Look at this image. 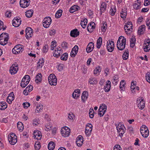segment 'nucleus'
<instances>
[{
	"label": "nucleus",
	"mask_w": 150,
	"mask_h": 150,
	"mask_svg": "<svg viewBox=\"0 0 150 150\" xmlns=\"http://www.w3.org/2000/svg\"><path fill=\"white\" fill-rule=\"evenodd\" d=\"M126 44V38L123 36L120 37L117 42V49L121 51L123 50L125 48Z\"/></svg>",
	"instance_id": "f257e3e1"
},
{
	"label": "nucleus",
	"mask_w": 150,
	"mask_h": 150,
	"mask_svg": "<svg viewBox=\"0 0 150 150\" xmlns=\"http://www.w3.org/2000/svg\"><path fill=\"white\" fill-rule=\"evenodd\" d=\"M48 81L49 83L51 86H55L57 84V78L53 74H50L48 77Z\"/></svg>",
	"instance_id": "f03ea898"
},
{
	"label": "nucleus",
	"mask_w": 150,
	"mask_h": 150,
	"mask_svg": "<svg viewBox=\"0 0 150 150\" xmlns=\"http://www.w3.org/2000/svg\"><path fill=\"white\" fill-rule=\"evenodd\" d=\"M8 139L10 143L12 145L15 144L17 141L16 136L13 133H11L8 135Z\"/></svg>",
	"instance_id": "7ed1b4c3"
},
{
	"label": "nucleus",
	"mask_w": 150,
	"mask_h": 150,
	"mask_svg": "<svg viewBox=\"0 0 150 150\" xmlns=\"http://www.w3.org/2000/svg\"><path fill=\"white\" fill-rule=\"evenodd\" d=\"M24 50L23 46L21 45H16L12 49V52L15 54H17L22 52Z\"/></svg>",
	"instance_id": "20e7f679"
},
{
	"label": "nucleus",
	"mask_w": 150,
	"mask_h": 150,
	"mask_svg": "<svg viewBox=\"0 0 150 150\" xmlns=\"http://www.w3.org/2000/svg\"><path fill=\"white\" fill-rule=\"evenodd\" d=\"M62 135L65 137L69 136L70 134V130L69 128L67 127H62L61 130Z\"/></svg>",
	"instance_id": "39448f33"
},
{
	"label": "nucleus",
	"mask_w": 150,
	"mask_h": 150,
	"mask_svg": "<svg viewBox=\"0 0 150 150\" xmlns=\"http://www.w3.org/2000/svg\"><path fill=\"white\" fill-rule=\"evenodd\" d=\"M52 21L50 17H46L42 21V24L43 27L45 28H48Z\"/></svg>",
	"instance_id": "423d86ee"
},
{
	"label": "nucleus",
	"mask_w": 150,
	"mask_h": 150,
	"mask_svg": "<svg viewBox=\"0 0 150 150\" xmlns=\"http://www.w3.org/2000/svg\"><path fill=\"white\" fill-rule=\"evenodd\" d=\"M114 43L113 41L110 40L107 41L106 47L108 52H112L114 50Z\"/></svg>",
	"instance_id": "0eeeda50"
},
{
	"label": "nucleus",
	"mask_w": 150,
	"mask_h": 150,
	"mask_svg": "<svg viewBox=\"0 0 150 150\" xmlns=\"http://www.w3.org/2000/svg\"><path fill=\"white\" fill-rule=\"evenodd\" d=\"M137 102L138 103V107L141 110L144 108L145 107V102L143 98H138L137 99Z\"/></svg>",
	"instance_id": "6e6552de"
},
{
	"label": "nucleus",
	"mask_w": 150,
	"mask_h": 150,
	"mask_svg": "<svg viewBox=\"0 0 150 150\" xmlns=\"http://www.w3.org/2000/svg\"><path fill=\"white\" fill-rule=\"evenodd\" d=\"M18 70V65L16 63L12 65L10 68L9 71L11 74H14L17 73Z\"/></svg>",
	"instance_id": "1a4fd4ad"
},
{
	"label": "nucleus",
	"mask_w": 150,
	"mask_h": 150,
	"mask_svg": "<svg viewBox=\"0 0 150 150\" xmlns=\"http://www.w3.org/2000/svg\"><path fill=\"white\" fill-rule=\"evenodd\" d=\"M92 125L90 123H88L86 125L85 129V134L88 136H90L92 130Z\"/></svg>",
	"instance_id": "9d476101"
},
{
	"label": "nucleus",
	"mask_w": 150,
	"mask_h": 150,
	"mask_svg": "<svg viewBox=\"0 0 150 150\" xmlns=\"http://www.w3.org/2000/svg\"><path fill=\"white\" fill-rule=\"evenodd\" d=\"M143 47L144 51L147 52L150 50V40H146L144 41V43L143 44Z\"/></svg>",
	"instance_id": "9b49d317"
},
{
	"label": "nucleus",
	"mask_w": 150,
	"mask_h": 150,
	"mask_svg": "<svg viewBox=\"0 0 150 150\" xmlns=\"http://www.w3.org/2000/svg\"><path fill=\"white\" fill-rule=\"evenodd\" d=\"M132 25L131 22H128L125 23L124 26V28L125 30H127V31H126V32L127 33H128V32H129L132 31Z\"/></svg>",
	"instance_id": "f8f14e48"
},
{
	"label": "nucleus",
	"mask_w": 150,
	"mask_h": 150,
	"mask_svg": "<svg viewBox=\"0 0 150 150\" xmlns=\"http://www.w3.org/2000/svg\"><path fill=\"white\" fill-rule=\"evenodd\" d=\"M26 37L29 38L33 35V31L32 28L30 27H28L25 29Z\"/></svg>",
	"instance_id": "ddd939ff"
},
{
	"label": "nucleus",
	"mask_w": 150,
	"mask_h": 150,
	"mask_svg": "<svg viewBox=\"0 0 150 150\" xmlns=\"http://www.w3.org/2000/svg\"><path fill=\"white\" fill-rule=\"evenodd\" d=\"M30 0H20V4L21 7L25 8L28 7L30 4Z\"/></svg>",
	"instance_id": "4468645a"
},
{
	"label": "nucleus",
	"mask_w": 150,
	"mask_h": 150,
	"mask_svg": "<svg viewBox=\"0 0 150 150\" xmlns=\"http://www.w3.org/2000/svg\"><path fill=\"white\" fill-rule=\"evenodd\" d=\"M21 22L20 19L17 17L15 18L12 21L13 25L15 27H18L21 24Z\"/></svg>",
	"instance_id": "2eb2a0df"
},
{
	"label": "nucleus",
	"mask_w": 150,
	"mask_h": 150,
	"mask_svg": "<svg viewBox=\"0 0 150 150\" xmlns=\"http://www.w3.org/2000/svg\"><path fill=\"white\" fill-rule=\"evenodd\" d=\"M34 138L38 140L41 139L42 137L41 133L38 130H35L33 133Z\"/></svg>",
	"instance_id": "dca6fc26"
},
{
	"label": "nucleus",
	"mask_w": 150,
	"mask_h": 150,
	"mask_svg": "<svg viewBox=\"0 0 150 150\" xmlns=\"http://www.w3.org/2000/svg\"><path fill=\"white\" fill-rule=\"evenodd\" d=\"M88 92L86 91H84L81 95V100L83 103H85L88 98Z\"/></svg>",
	"instance_id": "f3484780"
},
{
	"label": "nucleus",
	"mask_w": 150,
	"mask_h": 150,
	"mask_svg": "<svg viewBox=\"0 0 150 150\" xmlns=\"http://www.w3.org/2000/svg\"><path fill=\"white\" fill-rule=\"evenodd\" d=\"M83 138L81 135L79 136L76 139V143L79 146H81L83 144Z\"/></svg>",
	"instance_id": "a211bd4d"
},
{
	"label": "nucleus",
	"mask_w": 150,
	"mask_h": 150,
	"mask_svg": "<svg viewBox=\"0 0 150 150\" xmlns=\"http://www.w3.org/2000/svg\"><path fill=\"white\" fill-rule=\"evenodd\" d=\"M95 23L94 22H91L88 25L87 29L88 31L92 32L95 28Z\"/></svg>",
	"instance_id": "6ab92c4d"
},
{
	"label": "nucleus",
	"mask_w": 150,
	"mask_h": 150,
	"mask_svg": "<svg viewBox=\"0 0 150 150\" xmlns=\"http://www.w3.org/2000/svg\"><path fill=\"white\" fill-rule=\"evenodd\" d=\"M78 46L76 45L74 46L71 52L70 55L71 57H74L76 56L78 52Z\"/></svg>",
	"instance_id": "aec40b11"
},
{
	"label": "nucleus",
	"mask_w": 150,
	"mask_h": 150,
	"mask_svg": "<svg viewBox=\"0 0 150 150\" xmlns=\"http://www.w3.org/2000/svg\"><path fill=\"white\" fill-rule=\"evenodd\" d=\"M61 50V48L59 47H58L54 52L53 56L56 57H59L60 55Z\"/></svg>",
	"instance_id": "412c9836"
},
{
	"label": "nucleus",
	"mask_w": 150,
	"mask_h": 150,
	"mask_svg": "<svg viewBox=\"0 0 150 150\" xmlns=\"http://www.w3.org/2000/svg\"><path fill=\"white\" fill-rule=\"evenodd\" d=\"M14 99V95L13 92H11L9 94L7 98L6 101L8 103L10 104L12 102Z\"/></svg>",
	"instance_id": "4be33fe9"
},
{
	"label": "nucleus",
	"mask_w": 150,
	"mask_h": 150,
	"mask_svg": "<svg viewBox=\"0 0 150 150\" xmlns=\"http://www.w3.org/2000/svg\"><path fill=\"white\" fill-rule=\"evenodd\" d=\"M94 44L92 42H90L87 46L86 49V51L88 53H89L91 52L93 49Z\"/></svg>",
	"instance_id": "5701e85b"
},
{
	"label": "nucleus",
	"mask_w": 150,
	"mask_h": 150,
	"mask_svg": "<svg viewBox=\"0 0 150 150\" xmlns=\"http://www.w3.org/2000/svg\"><path fill=\"white\" fill-rule=\"evenodd\" d=\"M79 32L77 29H75L72 30L70 32V36L73 37H76L79 35Z\"/></svg>",
	"instance_id": "b1692460"
},
{
	"label": "nucleus",
	"mask_w": 150,
	"mask_h": 150,
	"mask_svg": "<svg viewBox=\"0 0 150 150\" xmlns=\"http://www.w3.org/2000/svg\"><path fill=\"white\" fill-rule=\"evenodd\" d=\"M115 125L116 127L117 131L126 129L125 127L122 123L120 122L119 124H115Z\"/></svg>",
	"instance_id": "393cba45"
},
{
	"label": "nucleus",
	"mask_w": 150,
	"mask_h": 150,
	"mask_svg": "<svg viewBox=\"0 0 150 150\" xmlns=\"http://www.w3.org/2000/svg\"><path fill=\"white\" fill-rule=\"evenodd\" d=\"M80 90L78 89H76L74 90V93L72 94L73 97L75 99H76L80 96Z\"/></svg>",
	"instance_id": "a878e982"
},
{
	"label": "nucleus",
	"mask_w": 150,
	"mask_h": 150,
	"mask_svg": "<svg viewBox=\"0 0 150 150\" xmlns=\"http://www.w3.org/2000/svg\"><path fill=\"white\" fill-rule=\"evenodd\" d=\"M110 84L111 82L110 81L108 80L107 81L106 84L104 88L105 92H108L110 91L111 86Z\"/></svg>",
	"instance_id": "bb28decb"
},
{
	"label": "nucleus",
	"mask_w": 150,
	"mask_h": 150,
	"mask_svg": "<svg viewBox=\"0 0 150 150\" xmlns=\"http://www.w3.org/2000/svg\"><path fill=\"white\" fill-rule=\"evenodd\" d=\"M107 4L105 2H103L100 6V12L101 14L105 12Z\"/></svg>",
	"instance_id": "cd10ccee"
},
{
	"label": "nucleus",
	"mask_w": 150,
	"mask_h": 150,
	"mask_svg": "<svg viewBox=\"0 0 150 150\" xmlns=\"http://www.w3.org/2000/svg\"><path fill=\"white\" fill-rule=\"evenodd\" d=\"M79 9V6L77 5H75L71 7L70 8L69 11L70 13H73L74 12L78 10Z\"/></svg>",
	"instance_id": "c85d7f7f"
},
{
	"label": "nucleus",
	"mask_w": 150,
	"mask_h": 150,
	"mask_svg": "<svg viewBox=\"0 0 150 150\" xmlns=\"http://www.w3.org/2000/svg\"><path fill=\"white\" fill-rule=\"evenodd\" d=\"M145 26L144 25H142L140 26L138 30V33L139 34H143L145 30Z\"/></svg>",
	"instance_id": "c756f323"
},
{
	"label": "nucleus",
	"mask_w": 150,
	"mask_h": 150,
	"mask_svg": "<svg viewBox=\"0 0 150 150\" xmlns=\"http://www.w3.org/2000/svg\"><path fill=\"white\" fill-rule=\"evenodd\" d=\"M7 107V105L6 102L2 101L0 102V109L4 110Z\"/></svg>",
	"instance_id": "7c9ffc66"
},
{
	"label": "nucleus",
	"mask_w": 150,
	"mask_h": 150,
	"mask_svg": "<svg viewBox=\"0 0 150 150\" xmlns=\"http://www.w3.org/2000/svg\"><path fill=\"white\" fill-rule=\"evenodd\" d=\"M127 12L125 9H122L120 13V16L123 19H125L127 15Z\"/></svg>",
	"instance_id": "2f4dec72"
},
{
	"label": "nucleus",
	"mask_w": 150,
	"mask_h": 150,
	"mask_svg": "<svg viewBox=\"0 0 150 150\" xmlns=\"http://www.w3.org/2000/svg\"><path fill=\"white\" fill-rule=\"evenodd\" d=\"M129 51L128 49L125 50V51L122 56V59L124 60H127L129 57Z\"/></svg>",
	"instance_id": "473e14b6"
},
{
	"label": "nucleus",
	"mask_w": 150,
	"mask_h": 150,
	"mask_svg": "<svg viewBox=\"0 0 150 150\" xmlns=\"http://www.w3.org/2000/svg\"><path fill=\"white\" fill-rule=\"evenodd\" d=\"M139 1L137 0V1H135V3L133 5L134 8L136 10L139 9L141 8L140 2Z\"/></svg>",
	"instance_id": "72a5a7b5"
},
{
	"label": "nucleus",
	"mask_w": 150,
	"mask_h": 150,
	"mask_svg": "<svg viewBox=\"0 0 150 150\" xmlns=\"http://www.w3.org/2000/svg\"><path fill=\"white\" fill-rule=\"evenodd\" d=\"M141 134L143 137L144 138H147L149 135V131L148 129H147L144 131L141 132Z\"/></svg>",
	"instance_id": "f704fd0d"
},
{
	"label": "nucleus",
	"mask_w": 150,
	"mask_h": 150,
	"mask_svg": "<svg viewBox=\"0 0 150 150\" xmlns=\"http://www.w3.org/2000/svg\"><path fill=\"white\" fill-rule=\"evenodd\" d=\"M17 128L19 131L22 132L24 129V126L22 122H19L17 124Z\"/></svg>",
	"instance_id": "c9c22d12"
},
{
	"label": "nucleus",
	"mask_w": 150,
	"mask_h": 150,
	"mask_svg": "<svg viewBox=\"0 0 150 150\" xmlns=\"http://www.w3.org/2000/svg\"><path fill=\"white\" fill-rule=\"evenodd\" d=\"M42 75L41 74H38L36 76L35 81L36 83L40 82L42 80Z\"/></svg>",
	"instance_id": "e433bc0d"
},
{
	"label": "nucleus",
	"mask_w": 150,
	"mask_h": 150,
	"mask_svg": "<svg viewBox=\"0 0 150 150\" xmlns=\"http://www.w3.org/2000/svg\"><path fill=\"white\" fill-rule=\"evenodd\" d=\"M33 11L32 10H30L27 11L25 12V16L28 18H30L33 15Z\"/></svg>",
	"instance_id": "4c0bfd02"
},
{
	"label": "nucleus",
	"mask_w": 150,
	"mask_h": 150,
	"mask_svg": "<svg viewBox=\"0 0 150 150\" xmlns=\"http://www.w3.org/2000/svg\"><path fill=\"white\" fill-rule=\"evenodd\" d=\"M116 11V9L115 7L112 6L110 7V14L112 16H113Z\"/></svg>",
	"instance_id": "58836bf2"
},
{
	"label": "nucleus",
	"mask_w": 150,
	"mask_h": 150,
	"mask_svg": "<svg viewBox=\"0 0 150 150\" xmlns=\"http://www.w3.org/2000/svg\"><path fill=\"white\" fill-rule=\"evenodd\" d=\"M0 38L7 40H8L9 38L8 34L4 33H3L0 35Z\"/></svg>",
	"instance_id": "ea45409f"
},
{
	"label": "nucleus",
	"mask_w": 150,
	"mask_h": 150,
	"mask_svg": "<svg viewBox=\"0 0 150 150\" xmlns=\"http://www.w3.org/2000/svg\"><path fill=\"white\" fill-rule=\"evenodd\" d=\"M55 145L52 142H50L48 144V148L49 150H53L55 147Z\"/></svg>",
	"instance_id": "a19ab883"
},
{
	"label": "nucleus",
	"mask_w": 150,
	"mask_h": 150,
	"mask_svg": "<svg viewBox=\"0 0 150 150\" xmlns=\"http://www.w3.org/2000/svg\"><path fill=\"white\" fill-rule=\"evenodd\" d=\"M118 79L119 77L117 75L113 77L112 81V83L115 85H116L119 81Z\"/></svg>",
	"instance_id": "79ce46f5"
},
{
	"label": "nucleus",
	"mask_w": 150,
	"mask_h": 150,
	"mask_svg": "<svg viewBox=\"0 0 150 150\" xmlns=\"http://www.w3.org/2000/svg\"><path fill=\"white\" fill-rule=\"evenodd\" d=\"M89 82L91 84L93 85L97 83L96 79L94 78H91L89 80Z\"/></svg>",
	"instance_id": "37998d69"
},
{
	"label": "nucleus",
	"mask_w": 150,
	"mask_h": 150,
	"mask_svg": "<svg viewBox=\"0 0 150 150\" xmlns=\"http://www.w3.org/2000/svg\"><path fill=\"white\" fill-rule=\"evenodd\" d=\"M44 60L43 58L40 59L38 62V67L40 68H42L44 64Z\"/></svg>",
	"instance_id": "c03bdc74"
},
{
	"label": "nucleus",
	"mask_w": 150,
	"mask_h": 150,
	"mask_svg": "<svg viewBox=\"0 0 150 150\" xmlns=\"http://www.w3.org/2000/svg\"><path fill=\"white\" fill-rule=\"evenodd\" d=\"M107 109V106L105 104H102L101 105L98 109V110H104V112H105Z\"/></svg>",
	"instance_id": "a18cd8bd"
},
{
	"label": "nucleus",
	"mask_w": 150,
	"mask_h": 150,
	"mask_svg": "<svg viewBox=\"0 0 150 150\" xmlns=\"http://www.w3.org/2000/svg\"><path fill=\"white\" fill-rule=\"evenodd\" d=\"M102 43V38L99 37L97 41V47L99 48L100 47Z\"/></svg>",
	"instance_id": "49530a36"
},
{
	"label": "nucleus",
	"mask_w": 150,
	"mask_h": 150,
	"mask_svg": "<svg viewBox=\"0 0 150 150\" xmlns=\"http://www.w3.org/2000/svg\"><path fill=\"white\" fill-rule=\"evenodd\" d=\"M87 22V20L86 18L83 19V21H81V24L83 28H85L86 27Z\"/></svg>",
	"instance_id": "de8ad7c7"
},
{
	"label": "nucleus",
	"mask_w": 150,
	"mask_h": 150,
	"mask_svg": "<svg viewBox=\"0 0 150 150\" xmlns=\"http://www.w3.org/2000/svg\"><path fill=\"white\" fill-rule=\"evenodd\" d=\"M101 71V68L99 66L95 67V69L93 71V73L94 74H98Z\"/></svg>",
	"instance_id": "09e8293b"
},
{
	"label": "nucleus",
	"mask_w": 150,
	"mask_h": 150,
	"mask_svg": "<svg viewBox=\"0 0 150 150\" xmlns=\"http://www.w3.org/2000/svg\"><path fill=\"white\" fill-rule=\"evenodd\" d=\"M62 10L61 9L59 10L55 14V17L58 18L60 17L62 15Z\"/></svg>",
	"instance_id": "8fccbe9b"
},
{
	"label": "nucleus",
	"mask_w": 150,
	"mask_h": 150,
	"mask_svg": "<svg viewBox=\"0 0 150 150\" xmlns=\"http://www.w3.org/2000/svg\"><path fill=\"white\" fill-rule=\"evenodd\" d=\"M68 54L67 53H65L63 54L61 57V59L62 60L66 61L68 59Z\"/></svg>",
	"instance_id": "3c124183"
},
{
	"label": "nucleus",
	"mask_w": 150,
	"mask_h": 150,
	"mask_svg": "<svg viewBox=\"0 0 150 150\" xmlns=\"http://www.w3.org/2000/svg\"><path fill=\"white\" fill-rule=\"evenodd\" d=\"M8 42V40L0 38V44L1 45H4Z\"/></svg>",
	"instance_id": "603ef678"
},
{
	"label": "nucleus",
	"mask_w": 150,
	"mask_h": 150,
	"mask_svg": "<svg viewBox=\"0 0 150 150\" xmlns=\"http://www.w3.org/2000/svg\"><path fill=\"white\" fill-rule=\"evenodd\" d=\"M103 25L101 28V30L103 32H105L107 28V23L106 22H103Z\"/></svg>",
	"instance_id": "864d4df0"
},
{
	"label": "nucleus",
	"mask_w": 150,
	"mask_h": 150,
	"mask_svg": "<svg viewBox=\"0 0 150 150\" xmlns=\"http://www.w3.org/2000/svg\"><path fill=\"white\" fill-rule=\"evenodd\" d=\"M26 81H25V79L24 78H23L20 84V86L24 88L28 84L26 83Z\"/></svg>",
	"instance_id": "5fc2aeb1"
},
{
	"label": "nucleus",
	"mask_w": 150,
	"mask_h": 150,
	"mask_svg": "<svg viewBox=\"0 0 150 150\" xmlns=\"http://www.w3.org/2000/svg\"><path fill=\"white\" fill-rule=\"evenodd\" d=\"M40 144L39 142H36L35 144V148L36 150H39L40 148Z\"/></svg>",
	"instance_id": "6e6d98bb"
},
{
	"label": "nucleus",
	"mask_w": 150,
	"mask_h": 150,
	"mask_svg": "<svg viewBox=\"0 0 150 150\" xmlns=\"http://www.w3.org/2000/svg\"><path fill=\"white\" fill-rule=\"evenodd\" d=\"M43 109V106L42 105L37 106L36 108L35 112H41Z\"/></svg>",
	"instance_id": "4d7b16f0"
},
{
	"label": "nucleus",
	"mask_w": 150,
	"mask_h": 150,
	"mask_svg": "<svg viewBox=\"0 0 150 150\" xmlns=\"http://www.w3.org/2000/svg\"><path fill=\"white\" fill-rule=\"evenodd\" d=\"M125 82L124 80H122L121 81L120 83V88L121 90H122L123 88L125 87Z\"/></svg>",
	"instance_id": "13d9d810"
},
{
	"label": "nucleus",
	"mask_w": 150,
	"mask_h": 150,
	"mask_svg": "<svg viewBox=\"0 0 150 150\" xmlns=\"http://www.w3.org/2000/svg\"><path fill=\"white\" fill-rule=\"evenodd\" d=\"M23 78H24L25 79V81H26V83H27L28 84L30 80V76L28 75H25Z\"/></svg>",
	"instance_id": "bf43d9fd"
},
{
	"label": "nucleus",
	"mask_w": 150,
	"mask_h": 150,
	"mask_svg": "<svg viewBox=\"0 0 150 150\" xmlns=\"http://www.w3.org/2000/svg\"><path fill=\"white\" fill-rule=\"evenodd\" d=\"M89 115L90 117L92 118L94 115V111L93 109H90L89 110Z\"/></svg>",
	"instance_id": "052dcab7"
},
{
	"label": "nucleus",
	"mask_w": 150,
	"mask_h": 150,
	"mask_svg": "<svg viewBox=\"0 0 150 150\" xmlns=\"http://www.w3.org/2000/svg\"><path fill=\"white\" fill-rule=\"evenodd\" d=\"M146 81L150 83V72H147L146 76Z\"/></svg>",
	"instance_id": "680f3d73"
},
{
	"label": "nucleus",
	"mask_w": 150,
	"mask_h": 150,
	"mask_svg": "<svg viewBox=\"0 0 150 150\" xmlns=\"http://www.w3.org/2000/svg\"><path fill=\"white\" fill-rule=\"evenodd\" d=\"M5 16L8 18H10L12 15V13L10 11H8L5 13Z\"/></svg>",
	"instance_id": "e2e57ef3"
},
{
	"label": "nucleus",
	"mask_w": 150,
	"mask_h": 150,
	"mask_svg": "<svg viewBox=\"0 0 150 150\" xmlns=\"http://www.w3.org/2000/svg\"><path fill=\"white\" fill-rule=\"evenodd\" d=\"M126 129H122V130H118L117 132H118L119 135L120 137H122L123 135L125 133V131Z\"/></svg>",
	"instance_id": "0e129e2a"
},
{
	"label": "nucleus",
	"mask_w": 150,
	"mask_h": 150,
	"mask_svg": "<svg viewBox=\"0 0 150 150\" xmlns=\"http://www.w3.org/2000/svg\"><path fill=\"white\" fill-rule=\"evenodd\" d=\"M26 91H28L29 92H31L33 89V87L31 85H28L25 88Z\"/></svg>",
	"instance_id": "69168bd1"
},
{
	"label": "nucleus",
	"mask_w": 150,
	"mask_h": 150,
	"mask_svg": "<svg viewBox=\"0 0 150 150\" xmlns=\"http://www.w3.org/2000/svg\"><path fill=\"white\" fill-rule=\"evenodd\" d=\"M48 46L47 45H45L42 48V52L45 53L47 52L48 50Z\"/></svg>",
	"instance_id": "338daca9"
},
{
	"label": "nucleus",
	"mask_w": 150,
	"mask_h": 150,
	"mask_svg": "<svg viewBox=\"0 0 150 150\" xmlns=\"http://www.w3.org/2000/svg\"><path fill=\"white\" fill-rule=\"evenodd\" d=\"M120 146L119 145H116L114 147L113 150H122Z\"/></svg>",
	"instance_id": "774afa93"
}]
</instances>
